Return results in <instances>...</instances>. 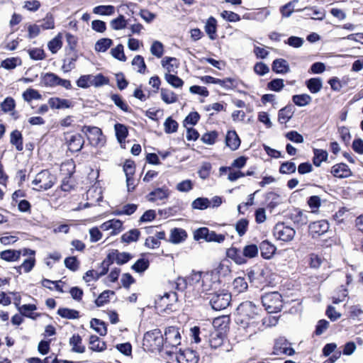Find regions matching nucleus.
I'll list each match as a JSON object with an SVG mask.
<instances>
[{
  "label": "nucleus",
  "mask_w": 363,
  "mask_h": 363,
  "mask_svg": "<svg viewBox=\"0 0 363 363\" xmlns=\"http://www.w3.org/2000/svg\"><path fill=\"white\" fill-rule=\"evenodd\" d=\"M48 104L52 108H67L71 106V102L67 99H60L57 97L50 98L48 100Z\"/></svg>",
  "instance_id": "28"
},
{
  "label": "nucleus",
  "mask_w": 363,
  "mask_h": 363,
  "mask_svg": "<svg viewBox=\"0 0 363 363\" xmlns=\"http://www.w3.org/2000/svg\"><path fill=\"white\" fill-rule=\"evenodd\" d=\"M63 140L68 150L72 152L80 151L84 145V140L79 133H65Z\"/></svg>",
  "instance_id": "7"
},
{
  "label": "nucleus",
  "mask_w": 363,
  "mask_h": 363,
  "mask_svg": "<svg viewBox=\"0 0 363 363\" xmlns=\"http://www.w3.org/2000/svg\"><path fill=\"white\" fill-rule=\"evenodd\" d=\"M108 83V79L102 74L96 75L87 74L81 76L77 81V84L81 88H88L91 86L99 87Z\"/></svg>",
  "instance_id": "5"
},
{
  "label": "nucleus",
  "mask_w": 363,
  "mask_h": 363,
  "mask_svg": "<svg viewBox=\"0 0 363 363\" xmlns=\"http://www.w3.org/2000/svg\"><path fill=\"white\" fill-rule=\"evenodd\" d=\"M204 273L201 272L193 271L191 274L187 277L188 284L190 286H194L198 291L200 290L201 284L203 281Z\"/></svg>",
  "instance_id": "23"
},
{
  "label": "nucleus",
  "mask_w": 363,
  "mask_h": 363,
  "mask_svg": "<svg viewBox=\"0 0 363 363\" xmlns=\"http://www.w3.org/2000/svg\"><path fill=\"white\" fill-rule=\"evenodd\" d=\"M59 77L54 73H46L43 77V82L45 85L48 86H57Z\"/></svg>",
  "instance_id": "52"
},
{
  "label": "nucleus",
  "mask_w": 363,
  "mask_h": 363,
  "mask_svg": "<svg viewBox=\"0 0 363 363\" xmlns=\"http://www.w3.org/2000/svg\"><path fill=\"white\" fill-rule=\"evenodd\" d=\"M132 65L139 73H145L146 65L144 58L141 55H136L132 61Z\"/></svg>",
  "instance_id": "50"
},
{
  "label": "nucleus",
  "mask_w": 363,
  "mask_h": 363,
  "mask_svg": "<svg viewBox=\"0 0 363 363\" xmlns=\"http://www.w3.org/2000/svg\"><path fill=\"white\" fill-rule=\"evenodd\" d=\"M115 8L113 6L108 5V6H98L94 8L93 12L95 14L104 15V16H110L114 13Z\"/></svg>",
  "instance_id": "48"
},
{
  "label": "nucleus",
  "mask_w": 363,
  "mask_h": 363,
  "mask_svg": "<svg viewBox=\"0 0 363 363\" xmlns=\"http://www.w3.org/2000/svg\"><path fill=\"white\" fill-rule=\"evenodd\" d=\"M331 173L335 177L347 178L352 176V172L349 167L345 163H339L332 167Z\"/></svg>",
  "instance_id": "17"
},
{
  "label": "nucleus",
  "mask_w": 363,
  "mask_h": 363,
  "mask_svg": "<svg viewBox=\"0 0 363 363\" xmlns=\"http://www.w3.org/2000/svg\"><path fill=\"white\" fill-rule=\"evenodd\" d=\"M228 257L233 259L238 264L246 263L247 259H245L242 251L236 247H230L226 252Z\"/></svg>",
  "instance_id": "20"
},
{
  "label": "nucleus",
  "mask_w": 363,
  "mask_h": 363,
  "mask_svg": "<svg viewBox=\"0 0 363 363\" xmlns=\"http://www.w3.org/2000/svg\"><path fill=\"white\" fill-rule=\"evenodd\" d=\"M219 283L216 280V277H213V274L209 273H204L200 290H201V292H206L208 294L210 291L216 289Z\"/></svg>",
  "instance_id": "12"
},
{
  "label": "nucleus",
  "mask_w": 363,
  "mask_h": 363,
  "mask_svg": "<svg viewBox=\"0 0 363 363\" xmlns=\"http://www.w3.org/2000/svg\"><path fill=\"white\" fill-rule=\"evenodd\" d=\"M164 79L172 86L181 88L184 85V81L175 74L165 73Z\"/></svg>",
  "instance_id": "41"
},
{
  "label": "nucleus",
  "mask_w": 363,
  "mask_h": 363,
  "mask_svg": "<svg viewBox=\"0 0 363 363\" xmlns=\"http://www.w3.org/2000/svg\"><path fill=\"white\" fill-rule=\"evenodd\" d=\"M316 211L317 210H312L311 211H308L306 213H303V212L299 211L298 214L294 217V222L300 223L301 225L306 224L311 215Z\"/></svg>",
  "instance_id": "55"
},
{
  "label": "nucleus",
  "mask_w": 363,
  "mask_h": 363,
  "mask_svg": "<svg viewBox=\"0 0 363 363\" xmlns=\"http://www.w3.org/2000/svg\"><path fill=\"white\" fill-rule=\"evenodd\" d=\"M230 294L224 291L208 294L207 299L215 311L225 309L230 304Z\"/></svg>",
  "instance_id": "4"
},
{
  "label": "nucleus",
  "mask_w": 363,
  "mask_h": 363,
  "mask_svg": "<svg viewBox=\"0 0 363 363\" xmlns=\"http://www.w3.org/2000/svg\"><path fill=\"white\" fill-rule=\"evenodd\" d=\"M160 95L162 100L167 104H174L178 100L177 94L167 89L162 88Z\"/></svg>",
  "instance_id": "30"
},
{
  "label": "nucleus",
  "mask_w": 363,
  "mask_h": 363,
  "mask_svg": "<svg viewBox=\"0 0 363 363\" xmlns=\"http://www.w3.org/2000/svg\"><path fill=\"white\" fill-rule=\"evenodd\" d=\"M91 328H92L100 335H105L107 333V329L105 323L97 318L91 319L90 322Z\"/></svg>",
  "instance_id": "39"
},
{
  "label": "nucleus",
  "mask_w": 363,
  "mask_h": 363,
  "mask_svg": "<svg viewBox=\"0 0 363 363\" xmlns=\"http://www.w3.org/2000/svg\"><path fill=\"white\" fill-rule=\"evenodd\" d=\"M150 52L154 56L160 58L164 52V47L162 43L157 40L154 41L151 45Z\"/></svg>",
  "instance_id": "60"
},
{
  "label": "nucleus",
  "mask_w": 363,
  "mask_h": 363,
  "mask_svg": "<svg viewBox=\"0 0 363 363\" xmlns=\"http://www.w3.org/2000/svg\"><path fill=\"white\" fill-rule=\"evenodd\" d=\"M298 3V1L294 0L289 2L284 6H281L280 11L284 17H289L291 13L295 11V5Z\"/></svg>",
  "instance_id": "57"
},
{
  "label": "nucleus",
  "mask_w": 363,
  "mask_h": 363,
  "mask_svg": "<svg viewBox=\"0 0 363 363\" xmlns=\"http://www.w3.org/2000/svg\"><path fill=\"white\" fill-rule=\"evenodd\" d=\"M82 131L86 134L90 144L94 147H102L106 143L105 136L97 127L84 126Z\"/></svg>",
  "instance_id": "6"
},
{
  "label": "nucleus",
  "mask_w": 363,
  "mask_h": 363,
  "mask_svg": "<svg viewBox=\"0 0 363 363\" xmlns=\"http://www.w3.org/2000/svg\"><path fill=\"white\" fill-rule=\"evenodd\" d=\"M82 340L79 335H73L69 339V345L72 347V350L77 353H83L85 351V347L82 344Z\"/></svg>",
  "instance_id": "29"
},
{
  "label": "nucleus",
  "mask_w": 363,
  "mask_h": 363,
  "mask_svg": "<svg viewBox=\"0 0 363 363\" xmlns=\"http://www.w3.org/2000/svg\"><path fill=\"white\" fill-rule=\"evenodd\" d=\"M164 130L167 133H172L177 130L178 123L171 117H169L164 121Z\"/></svg>",
  "instance_id": "63"
},
{
  "label": "nucleus",
  "mask_w": 363,
  "mask_h": 363,
  "mask_svg": "<svg viewBox=\"0 0 363 363\" xmlns=\"http://www.w3.org/2000/svg\"><path fill=\"white\" fill-rule=\"evenodd\" d=\"M110 25L113 30H121L126 27L127 21L123 15H120L118 18L111 21Z\"/></svg>",
  "instance_id": "53"
},
{
  "label": "nucleus",
  "mask_w": 363,
  "mask_h": 363,
  "mask_svg": "<svg viewBox=\"0 0 363 363\" xmlns=\"http://www.w3.org/2000/svg\"><path fill=\"white\" fill-rule=\"evenodd\" d=\"M238 310L240 315L247 317L248 318H254L258 313L257 306L251 301L242 303L238 306Z\"/></svg>",
  "instance_id": "14"
},
{
  "label": "nucleus",
  "mask_w": 363,
  "mask_h": 363,
  "mask_svg": "<svg viewBox=\"0 0 363 363\" xmlns=\"http://www.w3.org/2000/svg\"><path fill=\"white\" fill-rule=\"evenodd\" d=\"M292 100L296 106H304L311 102V98L309 95L304 94L293 96Z\"/></svg>",
  "instance_id": "51"
},
{
  "label": "nucleus",
  "mask_w": 363,
  "mask_h": 363,
  "mask_svg": "<svg viewBox=\"0 0 363 363\" xmlns=\"http://www.w3.org/2000/svg\"><path fill=\"white\" fill-rule=\"evenodd\" d=\"M205 31L211 40L216 38L217 21L213 17H210L205 25Z\"/></svg>",
  "instance_id": "27"
},
{
  "label": "nucleus",
  "mask_w": 363,
  "mask_h": 363,
  "mask_svg": "<svg viewBox=\"0 0 363 363\" xmlns=\"http://www.w3.org/2000/svg\"><path fill=\"white\" fill-rule=\"evenodd\" d=\"M90 349L95 352H102L106 348V342L100 341L99 337L91 335L89 338Z\"/></svg>",
  "instance_id": "32"
},
{
  "label": "nucleus",
  "mask_w": 363,
  "mask_h": 363,
  "mask_svg": "<svg viewBox=\"0 0 363 363\" xmlns=\"http://www.w3.org/2000/svg\"><path fill=\"white\" fill-rule=\"evenodd\" d=\"M272 70L276 73H286L289 70V65L284 59H277L273 62Z\"/></svg>",
  "instance_id": "34"
},
{
  "label": "nucleus",
  "mask_w": 363,
  "mask_h": 363,
  "mask_svg": "<svg viewBox=\"0 0 363 363\" xmlns=\"http://www.w3.org/2000/svg\"><path fill=\"white\" fill-rule=\"evenodd\" d=\"M112 43V40L109 38H101L96 43L95 50L104 52L111 46Z\"/></svg>",
  "instance_id": "47"
},
{
  "label": "nucleus",
  "mask_w": 363,
  "mask_h": 363,
  "mask_svg": "<svg viewBox=\"0 0 363 363\" xmlns=\"http://www.w3.org/2000/svg\"><path fill=\"white\" fill-rule=\"evenodd\" d=\"M35 260L33 257H30L26 259L21 265H20L18 267H16L17 273L21 274V269L22 268L23 269L24 272L26 273L30 272L35 265Z\"/></svg>",
  "instance_id": "45"
},
{
  "label": "nucleus",
  "mask_w": 363,
  "mask_h": 363,
  "mask_svg": "<svg viewBox=\"0 0 363 363\" xmlns=\"http://www.w3.org/2000/svg\"><path fill=\"white\" fill-rule=\"evenodd\" d=\"M114 128L117 140L121 144H122L123 142H125V140L128 135V129L125 125L121 123H116L114 126Z\"/></svg>",
  "instance_id": "38"
},
{
  "label": "nucleus",
  "mask_w": 363,
  "mask_h": 363,
  "mask_svg": "<svg viewBox=\"0 0 363 363\" xmlns=\"http://www.w3.org/2000/svg\"><path fill=\"white\" fill-rule=\"evenodd\" d=\"M176 359L178 363H198L199 357L195 351L188 349L177 354Z\"/></svg>",
  "instance_id": "16"
},
{
  "label": "nucleus",
  "mask_w": 363,
  "mask_h": 363,
  "mask_svg": "<svg viewBox=\"0 0 363 363\" xmlns=\"http://www.w3.org/2000/svg\"><path fill=\"white\" fill-rule=\"evenodd\" d=\"M114 255L115 253L108 254L106 258L101 263L99 270H96L100 277L108 272L109 266L113 262Z\"/></svg>",
  "instance_id": "36"
},
{
  "label": "nucleus",
  "mask_w": 363,
  "mask_h": 363,
  "mask_svg": "<svg viewBox=\"0 0 363 363\" xmlns=\"http://www.w3.org/2000/svg\"><path fill=\"white\" fill-rule=\"evenodd\" d=\"M111 53L114 58L120 61L125 62L126 60V57L123 52V46L121 44H119L116 48L111 49Z\"/></svg>",
  "instance_id": "61"
},
{
  "label": "nucleus",
  "mask_w": 363,
  "mask_h": 363,
  "mask_svg": "<svg viewBox=\"0 0 363 363\" xmlns=\"http://www.w3.org/2000/svg\"><path fill=\"white\" fill-rule=\"evenodd\" d=\"M64 262L65 267L72 272H76L79 269V262L76 257H67Z\"/></svg>",
  "instance_id": "64"
},
{
  "label": "nucleus",
  "mask_w": 363,
  "mask_h": 363,
  "mask_svg": "<svg viewBox=\"0 0 363 363\" xmlns=\"http://www.w3.org/2000/svg\"><path fill=\"white\" fill-rule=\"evenodd\" d=\"M62 45L60 37L57 35L48 43V47L50 52L55 54L62 48Z\"/></svg>",
  "instance_id": "62"
},
{
  "label": "nucleus",
  "mask_w": 363,
  "mask_h": 363,
  "mask_svg": "<svg viewBox=\"0 0 363 363\" xmlns=\"http://www.w3.org/2000/svg\"><path fill=\"white\" fill-rule=\"evenodd\" d=\"M56 181L57 178L55 174L48 169H43L35 175L32 184L37 186L33 188L37 191H45L52 188Z\"/></svg>",
  "instance_id": "1"
},
{
  "label": "nucleus",
  "mask_w": 363,
  "mask_h": 363,
  "mask_svg": "<svg viewBox=\"0 0 363 363\" xmlns=\"http://www.w3.org/2000/svg\"><path fill=\"white\" fill-rule=\"evenodd\" d=\"M259 250L263 258L269 259L274 254L277 248L268 240H264L259 245Z\"/></svg>",
  "instance_id": "21"
},
{
  "label": "nucleus",
  "mask_w": 363,
  "mask_h": 363,
  "mask_svg": "<svg viewBox=\"0 0 363 363\" xmlns=\"http://www.w3.org/2000/svg\"><path fill=\"white\" fill-rule=\"evenodd\" d=\"M316 211L317 210H312L311 211H308L306 213H303V212L299 211L298 214L294 217V222L300 223L301 225L306 224L311 215Z\"/></svg>",
  "instance_id": "54"
},
{
  "label": "nucleus",
  "mask_w": 363,
  "mask_h": 363,
  "mask_svg": "<svg viewBox=\"0 0 363 363\" xmlns=\"http://www.w3.org/2000/svg\"><path fill=\"white\" fill-rule=\"evenodd\" d=\"M57 314L62 318L67 319H76L79 318V312L77 311L67 308H59Z\"/></svg>",
  "instance_id": "42"
},
{
  "label": "nucleus",
  "mask_w": 363,
  "mask_h": 363,
  "mask_svg": "<svg viewBox=\"0 0 363 363\" xmlns=\"http://www.w3.org/2000/svg\"><path fill=\"white\" fill-rule=\"evenodd\" d=\"M161 62L162 67L167 70V73L172 74V72H177L179 62L175 57H165Z\"/></svg>",
  "instance_id": "24"
},
{
  "label": "nucleus",
  "mask_w": 363,
  "mask_h": 363,
  "mask_svg": "<svg viewBox=\"0 0 363 363\" xmlns=\"http://www.w3.org/2000/svg\"><path fill=\"white\" fill-rule=\"evenodd\" d=\"M295 233L296 232L294 228L285 225L283 223H277L273 230L274 236L277 239L284 242L291 241L294 238Z\"/></svg>",
  "instance_id": "9"
},
{
  "label": "nucleus",
  "mask_w": 363,
  "mask_h": 363,
  "mask_svg": "<svg viewBox=\"0 0 363 363\" xmlns=\"http://www.w3.org/2000/svg\"><path fill=\"white\" fill-rule=\"evenodd\" d=\"M329 230V223L326 220H319V243L321 242V245H325L326 247H330L333 243V240L332 239H323L320 236L323 235L325 233H327Z\"/></svg>",
  "instance_id": "19"
},
{
  "label": "nucleus",
  "mask_w": 363,
  "mask_h": 363,
  "mask_svg": "<svg viewBox=\"0 0 363 363\" xmlns=\"http://www.w3.org/2000/svg\"><path fill=\"white\" fill-rule=\"evenodd\" d=\"M206 82L208 83L219 84L220 86L226 89H233V87L235 86V80L232 78H225L223 79H220L214 78L213 77L208 76L206 77Z\"/></svg>",
  "instance_id": "18"
},
{
  "label": "nucleus",
  "mask_w": 363,
  "mask_h": 363,
  "mask_svg": "<svg viewBox=\"0 0 363 363\" xmlns=\"http://www.w3.org/2000/svg\"><path fill=\"white\" fill-rule=\"evenodd\" d=\"M233 289L237 293H242L245 291L247 287V283L245 278L239 277L234 279L233 282Z\"/></svg>",
  "instance_id": "46"
},
{
  "label": "nucleus",
  "mask_w": 363,
  "mask_h": 363,
  "mask_svg": "<svg viewBox=\"0 0 363 363\" xmlns=\"http://www.w3.org/2000/svg\"><path fill=\"white\" fill-rule=\"evenodd\" d=\"M194 239L199 240L204 239L207 242H216L221 243L225 240V235L222 234H217L214 231H211L207 228H200L194 233Z\"/></svg>",
  "instance_id": "8"
},
{
  "label": "nucleus",
  "mask_w": 363,
  "mask_h": 363,
  "mask_svg": "<svg viewBox=\"0 0 363 363\" xmlns=\"http://www.w3.org/2000/svg\"><path fill=\"white\" fill-rule=\"evenodd\" d=\"M272 353L274 355L285 354L291 356L295 353V351L291 347V343L286 338L280 337L275 341Z\"/></svg>",
  "instance_id": "10"
},
{
  "label": "nucleus",
  "mask_w": 363,
  "mask_h": 363,
  "mask_svg": "<svg viewBox=\"0 0 363 363\" xmlns=\"http://www.w3.org/2000/svg\"><path fill=\"white\" fill-rule=\"evenodd\" d=\"M21 63V61L18 57H10L2 61L1 67L6 69H12Z\"/></svg>",
  "instance_id": "58"
},
{
  "label": "nucleus",
  "mask_w": 363,
  "mask_h": 363,
  "mask_svg": "<svg viewBox=\"0 0 363 363\" xmlns=\"http://www.w3.org/2000/svg\"><path fill=\"white\" fill-rule=\"evenodd\" d=\"M187 234L182 228H174L171 230L169 241L174 244L180 243L186 240Z\"/></svg>",
  "instance_id": "25"
},
{
  "label": "nucleus",
  "mask_w": 363,
  "mask_h": 363,
  "mask_svg": "<svg viewBox=\"0 0 363 363\" xmlns=\"http://www.w3.org/2000/svg\"><path fill=\"white\" fill-rule=\"evenodd\" d=\"M111 100L114 102L115 105L124 112H130L129 106L123 100L122 97L118 94H112L111 96Z\"/></svg>",
  "instance_id": "49"
},
{
  "label": "nucleus",
  "mask_w": 363,
  "mask_h": 363,
  "mask_svg": "<svg viewBox=\"0 0 363 363\" xmlns=\"http://www.w3.org/2000/svg\"><path fill=\"white\" fill-rule=\"evenodd\" d=\"M266 201L267 206L270 208H274L281 203L280 196L274 191L268 192L266 194Z\"/></svg>",
  "instance_id": "37"
},
{
  "label": "nucleus",
  "mask_w": 363,
  "mask_h": 363,
  "mask_svg": "<svg viewBox=\"0 0 363 363\" xmlns=\"http://www.w3.org/2000/svg\"><path fill=\"white\" fill-rule=\"evenodd\" d=\"M164 344V337L160 329H154L144 335L143 345L152 350H160Z\"/></svg>",
  "instance_id": "3"
},
{
  "label": "nucleus",
  "mask_w": 363,
  "mask_h": 363,
  "mask_svg": "<svg viewBox=\"0 0 363 363\" xmlns=\"http://www.w3.org/2000/svg\"><path fill=\"white\" fill-rule=\"evenodd\" d=\"M170 191L168 188L163 186L161 188H157L155 190L150 192L147 196L146 199L150 202H155L157 201H163L167 199L169 196Z\"/></svg>",
  "instance_id": "15"
},
{
  "label": "nucleus",
  "mask_w": 363,
  "mask_h": 363,
  "mask_svg": "<svg viewBox=\"0 0 363 363\" xmlns=\"http://www.w3.org/2000/svg\"><path fill=\"white\" fill-rule=\"evenodd\" d=\"M164 341L165 343L174 347L180 344V333L177 328L170 326L164 331Z\"/></svg>",
  "instance_id": "11"
},
{
  "label": "nucleus",
  "mask_w": 363,
  "mask_h": 363,
  "mask_svg": "<svg viewBox=\"0 0 363 363\" xmlns=\"http://www.w3.org/2000/svg\"><path fill=\"white\" fill-rule=\"evenodd\" d=\"M10 143L16 147L18 151L23 150V137L21 133L17 130L12 131L10 135Z\"/></svg>",
  "instance_id": "31"
},
{
  "label": "nucleus",
  "mask_w": 363,
  "mask_h": 363,
  "mask_svg": "<svg viewBox=\"0 0 363 363\" xmlns=\"http://www.w3.org/2000/svg\"><path fill=\"white\" fill-rule=\"evenodd\" d=\"M294 111L292 106H287L279 111L278 120L281 123H286L293 116Z\"/></svg>",
  "instance_id": "33"
},
{
  "label": "nucleus",
  "mask_w": 363,
  "mask_h": 363,
  "mask_svg": "<svg viewBox=\"0 0 363 363\" xmlns=\"http://www.w3.org/2000/svg\"><path fill=\"white\" fill-rule=\"evenodd\" d=\"M211 206V201L207 198L199 197L191 203L194 209L204 210Z\"/></svg>",
  "instance_id": "43"
},
{
  "label": "nucleus",
  "mask_w": 363,
  "mask_h": 363,
  "mask_svg": "<svg viewBox=\"0 0 363 363\" xmlns=\"http://www.w3.org/2000/svg\"><path fill=\"white\" fill-rule=\"evenodd\" d=\"M225 143L232 150H236L240 145V140L235 130L228 132L225 137Z\"/></svg>",
  "instance_id": "22"
},
{
  "label": "nucleus",
  "mask_w": 363,
  "mask_h": 363,
  "mask_svg": "<svg viewBox=\"0 0 363 363\" xmlns=\"http://www.w3.org/2000/svg\"><path fill=\"white\" fill-rule=\"evenodd\" d=\"M100 229L103 231L111 230V235H116L123 230V223L118 219H111L103 223L100 225Z\"/></svg>",
  "instance_id": "13"
},
{
  "label": "nucleus",
  "mask_w": 363,
  "mask_h": 363,
  "mask_svg": "<svg viewBox=\"0 0 363 363\" xmlns=\"http://www.w3.org/2000/svg\"><path fill=\"white\" fill-rule=\"evenodd\" d=\"M223 343V335L221 333L216 331L211 334V338L209 340V344L212 348L216 349L221 346Z\"/></svg>",
  "instance_id": "44"
},
{
  "label": "nucleus",
  "mask_w": 363,
  "mask_h": 363,
  "mask_svg": "<svg viewBox=\"0 0 363 363\" xmlns=\"http://www.w3.org/2000/svg\"><path fill=\"white\" fill-rule=\"evenodd\" d=\"M242 253L245 259L255 257L258 255V247L254 244L246 245L243 248Z\"/></svg>",
  "instance_id": "56"
},
{
  "label": "nucleus",
  "mask_w": 363,
  "mask_h": 363,
  "mask_svg": "<svg viewBox=\"0 0 363 363\" xmlns=\"http://www.w3.org/2000/svg\"><path fill=\"white\" fill-rule=\"evenodd\" d=\"M140 235V232L138 229L130 230L121 236V241L125 243L136 242Z\"/></svg>",
  "instance_id": "40"
},
{
  "label": "nucleus",
  "mask_w": 363,
  "mask_h": 363,
  "mask_svg": "<svg viewBox=\"0 0 363 363\" xmlns=\"http://www.w3.org/2000/svg\"><path fill=\"white\" fill-rule=\"evenodd\" d=\"M78 59V55L73 52L63 60L62 69L65 72H68L75 68V62Z\"/></svg>",
  "instance_id": "26"
},
{
  "label": "nucleus",
  "mask_w": 363,
  "mask_h": 363,
  "mask_svg": "<svg viewBox=\"0 0 363 363\" xmlns=\"http://www.w3.org/2000/svg\"><path fill=\"white\" fill-rule=\"evenodd\" d=\"M262 303L268 313H277L282 308L281 295L277 292L266 294L262 296Z\"/></svg>",
  "instance_id": "2"
},
{
  "label": "nucleus",
  "mask_w": 363,
  "mask_h": 363,
  "mask_svg": "<svg viewBox=\"0 0 363 363\" xmlns=\"http://www.w3.org/2000/svg\"><path fill=\"white\" fill-rule=\"evenodd\" d=\"M135 162L131 160H126L123 165V171L128 182H130V177H133L135 173Z\"/></svg>",
  "instance_id": "59"
},
{
  "label": "nucleus",
  "mask_w": 363,
  "mask_h": 363,
  "mask_svg": "<svg viewBox=\"0 0 363 363\" xmlns=\"http://www.w3.org/2000/svg\"><path fill=\"white\" fill-rule=\"evenodd\" d=\"M21 252L19 250H8L2 251L0 257L2 259L8 262L16 261L20 258Z\"/></svg>",
  "instance_id": "35"
}]
</instances>
